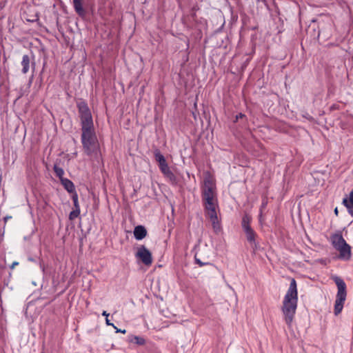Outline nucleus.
Here are the masks:
<instances>
[{
  "mask_svg": "<svg viewBox=\"0 0 353 353\" xmlns=\"http://www.w3.org/2000/svg\"><path fill=\"white\" fill-rule=\"evenodd\" d=\"M77 108L81 119V141L83 151L88 156L97 157L101 154V149L91 111L84 100L77 103Z\"/></svg>",
  "mask_w": 353,
  "mask_h": 353,
  "instance_id": "nucleus-1",
  "label": "nucleus"
},
{
  "mask_svg": "<svg viewBox=\"0 0 353 353\" xmlns=\"http://www.w3.org/2000/svg\"><path fill=\"white\" fill-rule=\"evenodd\" d=\"M201 201L205 214L216 212L219 208L216 181L210 172L204 173L201 185Z\"/></svg>",
  "mask_w": 353,
  "mask_h": 353,
  "instance_id": "nucleus-2",
  "label": "nucleus"
},
{
  "mask_svg": "<svg viewBox=\"0 0 353 353\" xmlns=\"http://www.w3.org/2000/svg\"><path fill=\"white\" fill-rule=\"evenodd\" d=\"M298 304V290L297 283L295 279H290V287L285 294L281 311L283 314L284 321L288 328L292 327L293 320L296 314Z\"/></svg>",
  "mask_w": 353,
  "mask_h": 353,
  "instance_id": "nucleus-3",
  "label": "nucleus"
},
{
  "mask_svg": "<svg viewBox=\"0 0 353 353\" xmlns=\"http://www.w3.org/2000/svg\"><path fill=\"white\" fill-rule=\"evenodd\" d=\"M330 241L332 246L339 252L338 259L345 261L351 259L352 247L344 239L341 230H337L332 234Z\"/></svg>",
  "mask_w": 353,
  "mask_h": 353,
  "instance_id": "nucleus-4",
  "label": "nucleus"
},
{
  "mask_svg": "<svg viewBox=\"0 0 353 353\" xmlns=\"http://www.w3.org/2000/svg\"><path fill=\"white\" fill-rule=\"evenodd\" d=\"M331 279L335 283L338 289L334 307V314L338 316L341 313L346 299L347 285L344 280L337 275H332Z\"/></svg>",
  "mask_w": 353,
  "mask_h": 353,
  "instance_id": "nucleus-5",
  "label": "nucleus"
},
{
  "mask_svg": "<svg viewBox=\"0 0 353 353\" xmlns=\"http://www.w3.org/2000/svg\"><path fill=\"white\" fill-rule=\"evenodd\" d=\"M252 221V216L247 212H244L241 219V225L248 243H254V239H257L259 237L256 232L251 226Z\"/></svg>",
  "mask_w": 353,
  "mask_h": 353,
  "instance_id": "nucleus-6",
  "label": "nucleus"
},
{
  "mask_svg": "<svg viewBox=\"0 0 353 353\" xmlns=\"http://www.w3.org/2000/svg\"><path fill=\"white\" fill-rule=\"evenodd\" d=\"M137 260L143 264L146 267H150L153 263V257L151 251L144 245H141L137 248V250L134 254Z\"/></svg>",
  "mask_w": 353,
  "mask_h": 353,
  "instance_id": "nucleus-7",
  "label": "nucleus"
},
{
  "mask_svg": "<svg viewBox=\"0 0 353 353\" xmlns=\"http://www.w3.org/2000/svg\"><path fill=\"white\" fill-rule=\"evenodd\" d=\"M254 95H259V101L263 104H266L267 105H272L273 101L277 100L279 98V95L272 92V90H268V92H266L265 90H259V92H257L256 90H254L253 92Z\"/></svg>",
  "mask_w": 353,
  "mask_h": 353,
  "instance_id": "nucleus-8",
  "label": "nucleus"
},
{
  "mask_svg": "<svg viewBox=\"0 0 353 353\" xmlns=\"http://www.w3.org/2000/svg\"><path fill=\"white\" fill-rule=\"evenodd\" d=\"M153 154L154 160L157 163L158 167L161 172L170 168L165 156L161 153V152L158 148H154V149L153 150Z\"/></svg>",
  "mask_w": 353,
  "mask_h": 353,
  "instance_id": "nucleus-9",
  "label": "nucleus"
},
{
  "mask_svg": "<svg viewBox=\"0 0 353 353\" xmlns=\"http://www.w3.org/2000/svg\"><path fill=\"white\" fill-rule=\"evenodd\" d=\"M205 215L210 219L212 223L214 232L216 234H219L222 231V226L221 221L218 219L217 212L213 213H208Z\"/></svg>",
  "mask_w": 353,
  "mask_h": 353,
  "instance_id": "nucleus-10",
  "label": "nucleus"
},
{
  "mask_svg": "<svg viewBox=\"0 0 353 353\" xmlns=\"http://www.w3.org/2000/svg\"><path fill=\"white\" fill-rule=\"evenodd\" d=\"M32 60L31 61L30 57L28 54H23L22 57V60L21 62V65L22 66L21 72L23 74H26L29 70L30 67L31 65L32 70L34 69L35 63L34 61V56L32 55Z\"/></svg>",
  "mask_w": 353,
  "mask_h": 353,
  "instance_id": "nucleus-11",
  "label": "nucleus"
},
{
  "mask_svg": "<svg viewBox=\"0 0 353 353\" xmlns=\"http://www.w3.org/2000/svg\"><path fill=\"white\" fill-rule=\"evenodd\" d=\"M133 234L137 241H141L148 236V230L144 225H137L134 228Z\"/></svg>",
  "mask_w": 353,
  "mask_h": 353,
  "instance_id": "nucleus-12",
  "label": "nucleus"
},
{
  "mask_svg": "<svg viewBox=\"0 0 353 353\" xmlns=\"http://www.w3.org/2000/svg\"><path fill=\"white\" fill-rule=\"evenodd\" d=\"M342 204L347 208L348 213L353 216V189L349 195H345L343 199Z\"/></svg>",
  "mask_w": 353,
  "mask_h": 353,
  "instance_id": "nucleus-13",
  "label": "nucleus"
},
{
  "mask_svg": "<svg viewBox=\"0 0 353 353\" xmlns=\"http://www.w3.org/2000/svg\"><path fill=\"white\" fill-rule=\"evenodd\" d=\"M83 0H72L73 7L76 13L81 18L86 15V11L83 6Z\"/></svg>",
  "mask_w": 353,
  "mask_h": 353,
  "instance_id": "nucleus-14",
  "label": "nucleus"
},
{
  "mask_svg": "<svg viewBox=\"0 0 353 353\" xmlns=\"http://www.w3.org/2000/svg\"><path fill=\"white\" fill-rule=\"evenodd\" d=\"M127 341L130 343H133L138 345H144V347H145V344L148 343L144 337L134 334L128 335Z\"/></svg>",
  "mask_w": 353,
  "mask_h": 353,
  "instance_id": "nucleus-15",
  "label": "nucleus"
},
{
  "mask_svg": "<svg viewBox=\"0 0 353 353\" xmlns=\"http://www.w3.org/2000/svg\"><path fill=\"white\" fill-rule=\"evenodd\" d=\"M61 184L63 187L64 190L70 194L77 192L74 183L69 179L65 178L61 179L60 181Z\"/></svg>",
  "mask_w": 353,
  "mask_h": 353,
  "instance_id": "nucleus-16",
  "label": "nucleus"
},
{
  "mask_svg": "<svg viewBox=\"0 0 353 353\" xmlns=\"http://www.w3.org/2000/svg\"><path fill=\"white\" fill-rule=\"evenodd\" d=\"M138 353H161V352L154 343L148 341L145 344V350H139Z\"/></svg>",
  "mask_w": 353,
  "mask_h": 353,
  "instance_id": "nucleus-17",
  "label": "nucleus"
},
{
  "mask_svg": "<svg viewBox=\"0 0 353 353\" xmlns=\"http://www.w3.org/2000/svg\"><path fill=\"white\" fill-rule=\"evenodd\" d=\"M161 172L163 174L164 177H165L166 179H168L170 181V182L172 185L177 184V183H178L177 178L174 175V174L172 172V170L170 169V168L165 169V170L161 171Z\"/></svg>",
  "mask_w": 353,
  "mask_h": 353,
  "instance_id": "nucleus-18",
  "label": "nucleus"
},
{
  "mask_svg": "<svg viewBox=\"0 0 353 353\" xmlns=\"http://www.w3.org/2000/svg\"><path fill=\"white\" fill-rule=\"evenodd\" d=\"M61 162L60 159H57L56 163L54 164L53 166V171L56 175L57 177L59 179V181H61V179H65V178L63 177L64 175V170L62 168L59 166V163Z\"/></svg>",
  "mask_w": 353,
  "mask_h": 353,
  "instance_id": "nucleus-19",
  "label": "nucleus"
},
{
  "mask_svg": "<svg viewBox=\"0 0 353 353\" xmlns=\"http://www.w3.org/2000/svg\"><path fill=\"white\" fill-rule=\"evenodd\" d=\"M316 19H312L310 24L308 26V31L312 30L314 32L313 36H317L318 37L320 35L319 27L316 25Z\"/></svg>",
  "mask_w": 353,
  "mask_h": 353,
  "instance_id": "nucleus-20",
  "label": "nucleus"
},
{
  "mask_svg": "<svg viewBox=\"0 0 353 353\" xmlns=\"http://www.w3.org/2000/svg\"><path fill=\"white\" fill-rule=\"evenodd\" d=\"M92 229V227L90 225L88 227L86 230H84L83 229H81V232L82 234V236L79 238V248L81 249L83 246V240L87 238V236L90 234V230Z\"/></svg>",
  "mask_w": 353,
  "mask_h": 353,
  "instance_id": "nucleus-21",
  "label": "nucleus"
},
{
  "mask_svg": "<svg viewBox=\"0 0 353 353\" xmlns=\"http://www.w3.org/2000/svg\"><path fill=\"white\" fill-rule=\"evenodd\" d=\"M241 121L242 124H245L248 122V118L247 116L242 113L239 112L235 116V119L234 120V123H236L238 121Z\"/></svg>",
  "mask_w": 353,
  "mask_h": 353,
  "instance_id": "nucleus-22",
  "label": "nucleus"
},
{
  "mask_svg": "<svg viewBox=\"0 0 353 353\" xmlns=\"http://www.w3.org/2000/svg\"><path fill=\"white\" fill-rule=\"evenodd\" d=\"M81 210L80 208H73L72 211L69 213L68 218L70 221H73L77 219L80 215Z\"/></svg>",
  "mask_w": 353,
  "mask_h": 353,
  "instance_id": "nucleus-23",
  "label": "nucleus"
},
{
  "mask_svg": "<svg viewBox=\"0 0 353 353\" xmlns=\"http://www.w3.org/2000/svg\"><path fill=\"white\" fill-rule=\"evenodd\" d=\"M267 205H268L267 198H263L262 203L260 206V213L259 215V222L261 225H262V212H263V210L266 208Z\"/></svg>",
  "mask_w": 353,
  "mask_h": 353,
  "instance_id": "nucleus-24",
  "label": "nucleus"
},
{
  "mask_svg": "<svg viewBox=\"0 0 353 353\" xmlns=\"http://www.w3.org/2000/svg\"><path fill=\"white\" fill-rule=\"evenodd\" d=\"M194 263L200 267L205 265L214 266V264L210 262H203L200 259L197 257L196 254H194Z\"/></svg>",
  "mask_w": 353,
  "mask_h": 353,
  "instance_id": "nucleus-25",
  "label": "nucleus"
},
{
  "mask_svg": "<svg viewBox=\"0 0 353 353\" xmlns=\"http://www.w3.org/2000/svg\"><path fill=\"white\" fill-rule=\"evenodd\" d=\"M70 197H71V199L72 200L74 208H80L77 192H75L74 193L71 194Z\"/></svg>",
  "mask_w": 353,
  "mask_h": 353,
  "instance_id": "nucleus-26",
  "label": "nucleus"
},
{
  "mask_svg": "<svg viewBox=\"0 0 353 353\" xmlns=\"http://www.w3.org/2000/svg\"><path fill=\"white\" fill-rule=\"evenodd\" d=\"M251 57H246V58L243 61L241 65V68H240V72H243L245 71V70L246 69L247 66L248 65V64L250 63V61H251Z\"/></svg>",
  "mask_w": 353,
  "mask_h": 353,
  "instance_id": "nucleus-27",
  "label": "nucleus"
},
{
  "mask_svg": "<svg viewBox=\"0 0 353 353\" xmlns=\"http://www.w3.org/2000/svg\"><path fill=\"white\" fill-rule=\"evenodd\" d=\"M257 239H254V243H248L254 251L259 249V243L256 241Z\"/></svg>",
  "mask_w": 353,
  "mask_h": 353,
  "instance_id": "nucleus-28",
  "label": "nucleus"
},
{
  "mask_svg": "<svg viewBox=\"0 0 353 353\" xmlns=\"http://www.w3.org/2000/svg\"><path fill=\"white\" fill-rule=\"evenodd\" d=\"M39 263L40 269L45 274L46 265L44 264L43 260L42 259H41V258H39Z\"/></svg>",
  "mask_w": 353,
  "mask_h": 353,
  "instance_id": "nucleus-29",
  "label": "nucleus"
},
{
  "mask_svg": "<svg viewBox=\"0 0 353 353\" xmlns=\"http://www.w3.org/2000/svg\"><path fill=\"white\" fill-rule=\"evenodd\" d=\"M156 96H157V97H158V101H159L160 97H164L163 90H162V89L158 90V91L156 93Z\"/></svg>",
  "mask_w": 353,
  "mask_h": 353,
  "instance_id": "nucleus-30",
  "label": "nucleus"
},
{
  "mask_svg": "<svg viewBox=\"0 0 353 353\" xmlns=\"http://www.w3.org/2000/svg\"><path fill=\"white\" fill-rule=\"evenodd\" d=\"M302 117L309 121H312L314 120L313 117L306 112L302 114Z\"/></svg>",
  "mask_w": 353,
  "mask_h": 353,
  "instance_id": "nucleus-31",
  "label": "nucleus"
},
{
  "mask_svg": "<svg viewBox=\"0 0 353 353\" xmlns=\"http://www.w3.org/2000/svg\"><path fill=\"white\" fill-rule=\"evenodd\" d=\"M339 107H340V106H339V105H338V104H336V103L332 104V105L330 107V111H334V110H339Z\"/></svg>",
  "mask_w": 353,
  "mask_h": 353,
  "instance_id": "nucleus-32",
  "label": "nucleus"
},
{
  "mask_svg": "<svg viewBox=\"0 0 353 353\" xmlns=\"http://www.w3.org/2000/svg\"><path fill=\"white\" fill-rule=\"evenodd\" d=\"M113 327L116 330L117 333L121 332V333L125 334L126 332L125 330H121V329L117 328L115 325Z\"/></svg>",
  "mask_w": 353,
  "mask_h": 353,
  "instance_id": "nucleus-33",
  "label": "nucleus"
},
{
  "mask_svg": "<svg viewBox=\"0 0 353 353\" xmlns=\"http://www.w3.org/2000/svg\"><path fill=\"white\" fill-rule=\"evenodd\" d=\"M19 265V262L17 261H14L12 262V263L10 265V268L11 270L14 269L15 266L18 265Z\"/></svg>",
  "mask_w": 353,
  "mask_h": 353,
  "instance_id": "nucleus-34",
  "label": "nucleus"
},
{
  "mask_svg": "<svg viewBox=\"0 0 353 353\" xmlns=\"http://www.w3.org/2000/svg\"><path fill=\"white\" fill-rule=\"evenodd\" d=\"M21 91V96H23L25 94L28 95V90H26V89H24V90H20Z\"/></svg>",
  "mask_w": 353,
  "mask_h": 353,
  "instance_id": "nucleus-35",
  "label": "nucleus"
},
{
  "mask_svg": "<svg viewBox=\"0 0 353 353\" xmlns=\"http://www.w3.org/2000/svg\"><path fill=\"white\" fill-rule=\"evenodd\" d=\"M105 323L107 325H110V326L114 327V323H112L108 318L105 319Z\"/></svg>",
  "mask_w": 353,
  "mask_h": 353,
  "instance_id": "nucleus-36",
  "label": "nucleus"
},
{
  "mask_svg": "<svg viewBox=\"0 0 353 353\" xmlns=\"http://www.w3.org/2000/svg\"><path fill=\"white\" fill-rule=\"evenodd\" d=\"M101 314H102V316H105V319H108L110 315L109 313H108L107 311H105V310H103Z\"/></svg>",
  "mask_w": 353,
  "mask_h": 353,
  "instance_id": "nucleus-37",
  "label": "nucleus"
},
{
  "mask_svg": "<svg viewBox=\"0 0 353 353\" xmlns=\"http://www.w3.org/2000/svg\"><path fill=\"white\" fill-rule=\"evenodd\" d=\"M12 219V216H10V215H7V216H4V217H3V221H4L5 223H6L9 220V219Z\"/></svg>",
  "mask_w": 353,
  "mask_h": 353,
  "instance_id": "nucleus-38",
  "label": "nucleus"
},
{
  "mask_svg": "<svg viewBox=\"0 0 353 353\" xmlns=\"http://www.w3.org/2000/svg\"><path fill=\"white\" fill-rule=\"evenodd\" d=\"M334 214H335L336 216H339V210H338V208H337V207H336V208H334Z\"/></svg>",
  "mask_w": 353,
  "mask_h": 353,
  "instance_id": "nucleus-39",
  "label": "nucleus"
},
{
  "mask_svg": "<svg viewBox=\"0 0 353 353\" xmlns=\"http://www.w3.org/2000/svg\"><path fill=\"white\" fill-rule=\"evenodd\" d=\"M249 90H245V89H243V90H242V94H243V96H245Z\"/></svg>",
  "mask_w": 353,
  "mask_h": 353,
  "instance_id": "nucleus-40",
  "label": "nucleus"
},
{
  "mask_svg": "<svg viewBox=\"0 0 353 353\" xmlns=\"http://www.w3.org/2000/svg\"><path fill=\"white\" fill-rule=\"evenodd\" d=\"M28 259V261H32V262H35L36 261V260L34 258L31 257V256H29Z\"/></svg>",
  "mask_w": 353,
  "mask_h": 353,
  "instance_id": "nucleus-41",
  "label": "nucleus"
},
{
  "mask_svg": "<svg viewBox=\"0 0 353 353\" xmlns=\"http://www.w3.org/2000/svg\"><path fill=\"white\" fill-rule=\"evenodd\" d=\"M41 81H42V79H41V78H40V81H39V87H41V86H42Z\"/></svg>",
  "mask_w": 353,
  "mask_h": 353,
  "instance_id": "nucleus-42",
  "label": "nucleus"
},
{
  "mask_svg": "<svg viewBox=\"0 0 353 353\" xmlns=\"http://www.w3.org/2000/svg\"><path fill=\"white\" fill-rule=\"evenodd\" d=\"M192 17L193 19H195V17H196V13L195 12L192 14Z\"/></svg>",
  "mask_w": 353,
  "mask_h": 353,
  "instance_id": "nucleus-43",
  "label": "nucleus"
},
{
  "mask_svg": "<svg viewBox=\"0 0 353 353\" xmlns=\"http://www.w3.org/2000/svg\"><path fill=\"white\" fill-rule=\"evenodd\" d=\"M197 247H199V244L194 245V250H195Z\"/></svg>",
  "mask_w": 353,
  "mask_h": 353,
  "instance_id": "nucleus-44",
  "label": "nucleus"
},
{
  "mask_svg": "<svg viewBox=\"0 0 353 353\" xmlns=\"http://www.w3.org/2000/svg\"><path fill=\"white\" fill-rule=\"evenodd\" d=\"M325 114V112H324V111H323V112H321L319 114H320V115H323V114Z\"/></svg>",
  "mask_w": 353,
  "mask_h": 353,
  "instance_id": "nucleus-45",
  "label": "nucleus"
},
{
  "mask_svg": "<svg viewBox=\"0 0 353 353\" xmlns=\"http://www.w3.org/2000/svg\"><path fill=\"white\" fill-rule=\"evenodd\" d=\"M12 273L9 272V278L11 277Z\"/></svg>",
  "mask_w": 353,
  "mask_h": 353,
  "instance_id": "nucleus-46",
  "label": "nucleus"
},
{
  "mask_svg": "<svg viewBox=\"0 0 353 353\" xmlns=\"http://www.w3.org/2000/svg\"><path fill=\"white\" fill-rule=\"evenodd\" d=\"M141 90V92H143L144 90L143 89H141L140 90Z\"/></svg>",
  "mask_w": 353,
  "mask_h": 353,
  "instance_id": "nucleus-47",
  "label": "nucleus"
},
{
  "mask_svg": "<svg viewBox=\"0 0 353 353\" xmlns=\"http://www.w3.org/2000/svg\"><path fill=\"white\" fill-rule=\"evenodd\" d=\"M28 21H34V19H32V20L28 19Z\"/></svg>",
  "mask_w": 353,
  "mask_h": 353,
  "instance_id": "nucleus-48",
  "label": "nucleus"
},
{
  "mask_svg": "<svg viewBox=\"0 0 353 353\" xmlns=\"http://www.w3.org/2000/svg\"><path fill=\"white\" fill-rule=\"evenodd\" d=\"M41 353H46V352H41Z\"/></svg>",
  "mask_w": 353,
  "mask_h": 353,
  "instance_id": "nucleus-49",
  "label": "nucleus"
}]
</instances>
